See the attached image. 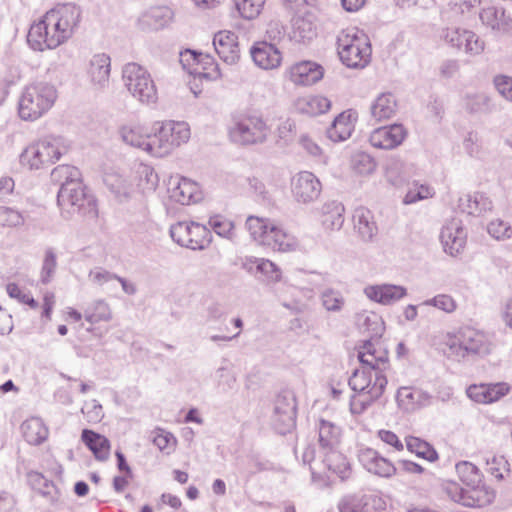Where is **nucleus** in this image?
<instances>
[{
    "mask_svg": "<svg viewBox=\"0 0 512 512\" xmlns=\"http://www.w3.org/2000/svg\"><path fill=\"white\" fill-rule=\"evenodd\" d=\"M82 21L81 8L57 4L30 24L27 43L34 51L53 50L68 42Z\"/></svg>",
    "mask_w": 512,
    "mask_h": 512,
    "instance_id": "1",
    "label": "nucleus"
},
{
    "mask_svg": "<svg viewBox=\"0 0 512 512\" xmlns=\"http://www.w3.org/2000/svg\"><path fill=\"white\" fill-rule=\"evenodd\" d=\"M457 481L445 482L444 490L455 503L473 509L484 508L496 498V489L489 483L483 472L469 461L455 465Z\"/></svg>",
    "mask_w": 512,
    "mask_h": 512,
    "instance_id": "2",
    "label": "nucleus"
},
{
    "mask_svg": "<svg viewBox=\"0 0 512 512\" xmlns=\"http://www.w3.org/2000/svg\"><path fill=\"white\" fill-rule=\"evenodd\" d=\"M52 177L61 183L58 192V205L67 213H78L83 220L97 221L99 218L98 203L94 195L88 191L82 179L81 171L71 165H59L52 170Z\"/></svg>",
    "mask_w": 512,
    "mask_h": 512,
    "instance_id": "3",
    "label": "nucleus"
},
{
    "mask_svg": "<svg viewBox=\"0 0 512 512\" xmlns=\"http://www.w3.org/2000/svg\"><path fill=\"white\" fill-rule=\"evenodd\" d=\"M388 380L384 371L360 368L352 374L349 385L354 391L350 400L352 414H362L382 397Z\"/></svg>",
    "mask_w": 512,
    "mask_h": 512,
    "instance_id": "4",
    "label": "nucleus"
},
{
    "mask_svg": "<svg viewBox=\"0 0 512 512\" xmlns=\"http://www.w3.org/2000/svg\"><path fill=\"white\" fill-rule=\"evenodd\" d=\"M146 153L153 157H164L190 138V127L186 122L164 120L149 124Z\"/></svg>",
    "mask_w": 512,
    "mask_h": 512,
    "instance_id": "5",
    "label": "nucleus"
},
{
    "mask_svg": "<svg viewBox=\"0 0 512 512\" xmlns=\"http://www.w3.org/2000/svg\"><path fill=\"white\" fill-rule=\"evenodd\" d=\"M246 227L254 240L281 252L293 251L297 247L296 238L283 224L265 217L249 216Z\"/></svg>",
    "mask_w": 512,
    "mask_h": 512,
    "instance_id": "6",
    "label": "nucleus"
},
{
    "mask_svg": "<svg viewBox=\"0 0 512 512\" xmlns=\"http://www.w3.org/2000/svg\"><path fill=\"white\" fill-rule=\"evenodd\" d=\"M57 91L48 83L29 84L22 90L17 112L23 121L33 122L44 116L55 104Z\"/></svg>",
    "mask_w": 512,
    "mask_h": 512,
    "instance_id": "7",
    "label": "nucleus"
},
{
    "mask_svg": "<svg viewBox=\"0 0 512 512\" xmlns=\"http://www.w3.org/2000/svg\"><path fill=\"white\" fill-rule=\"evenodd\" d=\"M444 345L449 355L457 357L468 355L483 357L493 350V343L489 336L472 326H464L455 333H448L445 336Z\"/></svg>",
    "mask_w": 512,
    "mask_h": 512,
    "instance_id": "8",
    "label": "nucleus"
},
{
    "mask_svg": "<svg viewBox=\"0 0 512 512\" xmlns=\"http://www.w3.org/2000/svg\"><path fill=\"white\" fill-rule=\"evenodd\" d=\"M68 151L65 141L48 135L29 144L20 156L21 164L29 169H41L58 161Z\"/></svg>",
    "mask_w": 512,
    "mask_h": 512,
    "instance_id": "9",
    "label": "nucleus"
},
{
    "mask_svg": "<svg viewBox=\"0 0 512 512\" xmlns=\"http://www.w3.org/2000/svg\"><path fill=\"white\" fill-rule=\"evenodd\" d=\"M371 53L368 36L358 28H347L338 36V55L346 66L365 67L370 61Z\"/></svg>",
    "mask_w": 512,
    "mask_h": 512,
    "instance_id": "10",
    "label": "nucleus"
},
{
    "mask_svg": "<svg viewBox=\"0 0 512 512\" xmlns=\"http://www.w3.org/2000/svg\"><path fill=\"white\" fill-rule=\"evenodd\" d=\"M270 129L260 114L248 113L238 116L228 129L229 139L238 145L250 146L265 142Z\"/></svg>",
    "mask_w": 512,
    "mask_h": 512,
    "instance_id": "11",
    "label": "nucleus"
},
{
    "mask_svg": "<svg viewBox=\"0 0 512 512\" xmlns=\"http://www.w3.org/2000/svg\"><path fill=\"white\" fill-rule=\"evenodd\" d=\"M123 82L133 97L143 103L157 99L156 85L147 69L137 63H128L123 69Z\"/></svg>",
    "mask_w": 512,
    "mask_h": 512,
    "instance_id": "12",
    "label": "nucleus"
},
{
    "mask_svg": "<svg viewBox=\"0 0 512 512\" xmlns=\"http://www.w3.org/2000/svg\"><path fill=\"white\" fill-rule=\"evenodd\" d=\"M180 62L185 70L198 78L216 80L221 76L218 63L208 53L186 49L180 53Z\"/></svg>",
    "mask_w": 512,
    "mask_h": 512,
    "instance_id": "13",
    "label": "nucleus"
},
{
    "mask_svg": "<svg viewBox=\"0 0 512 512\" xmlns=\"http://www.w3.org/2000/svg\"><path fill=\"white\" fill-rule=\"evenodd\" d=\"M172 238L181 246L202 249L209 242V230L199 223L180 222L171 229Z\"/></svg>",
    "mask_w": 512,
    "mask_h": 512,
    "instance_id": "14",
    "label": "nucleus"
},
{
    "mask_svg": "<svg viewBox=\"0 0 512 512\" xmlns=\"http://www.w3.org/2000/svg\"><path fill=\"white\" fill-rule=\"evenodd\" d=\"M318 35V18L316 9L298 12L291 20L289 36L298 43H309Z\"/></svg>",
    "mask_w": 512,
    "mask_h": 512,
    "instance_id": "15",
    "label": "nucleus"
},
{
    "mask_svg": "<svg viewBox=\"0 0 512 512\" xmlns=\"http://www.w3.org/2000/svg\"><path fill=\"white\" fill-rule=\"evenodd\" d=\"M511 391L506 382L474 383L466 388L467 397L474 403L490 405L498 402Z\"/></svg>",
    "mask_w": 512,
    "mask_h": 512,
    "instance_id": "16",
    "label": "nucleus"
},
{
    "mask_svg": "<svg viewBox=\"0 0 512 512\" xmlns=\"http://www.w3.org/2000/svg\"><path fill=\"white\" fill-rule=\"evenodd\" d=\"M357 357L361 368L385 371L389 365L388 350L381 340L365 342L359 347Z\"/></svg>",
    "mask_w": 512,
    "mask_h": 512,
    "instance_id": "17",
    "label": "nucleus"
},
{
    "mask_svg": "<svg viewBox=\"0 0 512 512\" xmlns=\"http://www.w3.org/2000/svg\"><path fill=\"white\" fill-rule=\"evenodd\" d=\"M407 136L406 129L400 124L374 129L369 135L370 144L381 150H391L400 146Z\"/></svg>",
    "mask_w": 512,
    "mask_h": 512,
    "instance_id": "18",
    "label": "nucleus"
},
{
    "mask_svg": "<svg viewBox=\"0 0 512 512\" xmlns=\"http://www.w3.org/2000/svg\"><path fill=\"white\" fill-rule=\"evenodd\" d=\"M291 190L297 201L307 203L319 197L321 183L313 173L302 171L292 178Z\"/></svg>",
    "mask_w": 512,
    "mask_h": 512,
    "instance_id": "19",
    "label": "nucleus"
},
{
    "mask_svg": "<svg viewBox=\"0 0 512 512\" xmlns=\"http://www.w3.org/2000/svg\"><path fill=\"white\" fill-rule=\"evenodd\" d=\"M288 75L295 85L309 86L323 78L324 68L317 62L304 60L290 66Z\"/></svg>",
    "mask_w": 512,
    "mask_h": 512,
    "instance_id": "20",
    "label": "nucleus"
},
{
    "mask_svg": "<svg viewBox=\"0 0 512 512\" xmlns=\"http://www.w3.org/2000/svg\"><path fill=\"white\" fill-rule=\"evenodd\" d=\"M85 73L90 83L102 88L109 82L111 73V58L104 52L93 54L88 60Z\"/></svg>",
    "mask_w": 512,
    "mask_h": 512,
    "instance_id": "21",
    "label": "nucleus"
},
{
    "mask_svg": "<svg viewBox=\"0 0 512 512\" xmlns=\"http://www.w3.org/2000/svg\"><path fill=\"white\" fill-rule=\"evenodd\" d=\"M467 234L461 224L455 220L447 223L441 232L444 251L451 256L461 254L466 246Z\"/></svg>",
    "mask_w": 512,
    "mask_h": 512,
    "instance_id": "22",
    "label": "nucleus"
},
{
    "mask_svg": "<svg viewBox=\"0 0 512 512\" xmlns=\"http://www.w3.org/2000/svg\"><path fill=\"white\" fill-rule=\"evenodd\" d=\"M353 232L364 242L374 239L378 233V226L374 214L366 207L360 206L352 214Z\"/></svg>",
    "mask_w": 512,
    "mask_h": 512,
    "instance_id": "23",
    "label": "nucleus"
},
{
    "mask_svg": "<svg viewBox=\"0 0 512 512\" xmlns=\"http://www.w3.org/2000/svg\"><path fill=\"white\" fill-rule=\"evenodd\" d=\"M213 45L218 56L226 63H236L240 58L237 35L229 30H221L214 35Z\"/></svg>",
    "mask_w": 512,
    "mask_h": 512,
    "instance_id": "24",
    "label": "nucleus"
},
{
    "mask_svg": "<svg viewBox=\"0 0 512 512\" xmlns=\"http://www.w3.org/2000/svg\"><path fill=\"white\" fill-rule=\"evenodd\" d=\"M365 296L376 303L381 305H391L407 294L405 287L394 284H374L368 285L364 288Z\"/></svg>",
    "mask_w": 512,
    "mask_h": 512,
    "instance_id": "25",
    "label": "nucleus"
},
{
    "mask_svg": "<svg viewBox=\"0 0 512 512\" xmlns=\"http://www.w3.org/2000/svg\"><path fill=\"white\" fill-rule=\"evenodd\" d=\"M358 460L367 471L381 477H390L396 472V468L391 461L371 448L361 449Z\"/></svg>",
    "mask_w": 512,
    "mask_h": 512,
    "instance_id": "26",
    "label": "nucleus"
},
{
    "mask_svg": "<svg viewBox=\"0 0 512 512\" xmlns=\"http://www.w3.org/2000/svg\"><path fill=\"white\" fill-rule=\"evenodd\" d=\"M251 56L254 63L265 70L276 69L282 63L280 50L266 41L256 42L251 48Z\"/></svg>",
    "mask_w": 512,
    "mask_h": 512,
    "instance_id": "27",
    "label": "nucleus"
},
{
    "mask_svg": "<svg viewBox=\"0 0 512 512\" xmlns=\"http://www.w3.org/2000/svg\"><path fill=\"white\" fill-rule=\"evenodd\" d=\"M170 185L169 197L175 203L190 205L200 198L201 193L198 184L188 178H178Z\"/></svg>",
    "mask_w": 512,
    "mask_h": 512,
    "instance_id": "28",
    "label": "nucleus"
},
{
    "mask_svg": "<svg viewBox=\"0 0 512 512\" xmlns=\"http://www.w3.org/2000/svg\"><path fill=\"white\" fill-rule=\"evenodd\" d=\"M275 426L280 434H286L295 427L296 406L293 397L278 396L276 400Z\"/></svg>",
    "mask_w": 512,
    "mask_h": 512,
    "instance_id": "29",
    "label": "nucleus"
},
{
    "mask_svg": "<svg viewBox=\"0 0 512 512\" xmlns=\"http://www.w3.org/2000/svg\"><path fill=\"white\" fill-rule=\"evenodd\" d=\"M81 441L97 461L105 462L110 458L111 443L105 435L91 429H83Z\"/></svg>",
    "mask_w": 512,
    "mask_h": 512,
    "instance_id": "30",
    "label": "nucleus"
},
{
    "mask_svg": "<svg viewBox=\"0 0 512 512\" xmlns=\"http://www.w3.org/2000/svg\"><path fill=\"white\" fill-rule=\"evenodd\" d=\"M149 124L150 122L140 121H132L124 124L120 128L122 140L128 145L146 152L149 138Z\"/></svg>",
    "mask_w": 512,
    "mask_h": 512,
    "instance_id": "31",
    "label": "nucleus"
},
{
    "mask_svg": "<svg viewBox=\"0 0 512 512\" xmlns=\"http://www.w3.org/2000/svg\"><path fill=\"white\" fill-rule=\"evenodd\" d=\"M159 184V177L155 170L148 165H140L132 178L131 192H137L143 195L151 194L156 191Z\"/></svg>",
    "mask_w": 512,
    "mask_h": 512,
    "instance_id": "32",
    "label": "nucleus"
},
{
    "mask_svg": "<svg viewBox=\"0 0 512 512\" xmlns=\"http://www.w3.org/2000/svg\"><path fill=\"white\" fill-rule=\"evenodd\" d=\"M357 118V113L352 110H346L340 113L329 129V137L333 141L348 139L354 131Z\"/></svg>",
    "mask_w": 512,
    "mask_h": 512,
    "instance_id": "33",
    "label": "nucleus"
},
{
    "mask_svg": "<svg viewBox=\"0 0 512 512\" xmlns=\"http://www.w3.org/2000/svg\"><path fill=\"white\" fill-rule=\"evenodd\" d=\"M458 208L462 213L468 215H480L484 212L491 211L493 203L485 194L475 192L460 197Z\"/></svg>",
    "mask_w": 512,
    "mask_h": 512,
    "instance_id": "34",
    "label": "nucleus"
},
{
    "mask_svg": "<svg viewBox=\"0 0 512 512\" xmlns=\"http://www.w3.org/2000/svg\"><path fill=\"white\" fill-rule=\"evenodd\" d=\"M84 318L89 323V331L94 332L102 323L112 319V311L108 303L97 300L90 303L84 310Z\"/></svg>",
    "mask_w": 512,
    "mask_h": 512,
    "instance_id": "35",
    "label": "nucleus"
},
{
    "mask_svg": "<svg viewBox=\"0 0 512 512\" xmlns=\"http://www.w3.org/2000/svg\"><path fill=\"white\" fill-rule=\"evenodd\" d=\"M244 267L251 273L260 274L270 281H280L281 270L270 260L263 258L247 257Z\"/></svg>",
    "mask_w": 512,
    "mask_h": 512,
    "instance_id": "36",
    "label": "nucleus"
},
{
    "mask_svg": "<svg viewBox=\"0 0 512 512\" xmlns=\"http://www.w3.org/2000/svg\"><path fill=\"white\" fill-rule=\"evenodd\" d=\"M22 435L31 445H40L47 440L49 430L43 420L38 417H31L21 425Z\"/></svg>",
    "mask_w": 512,
    "mask_h": 512,
    "instance_id": "37",
    "label": "nucleus"
},
{
    "mask_svg": "<svg viewBox=\"0 0 512 512\" xmlns=\"http://www.w3.org/2000/svg\"><path fill=\"white\" fill-rule=\"evenodd\" d=\"M296 106L300 112L315 116L327 112L331 107V102L322 95H306L297 100Z\"/></svg>",
    "mask_w": 512,
    "mask_h": 512,
    "instance_id": "38",
    "label": "nucleus"
},
{
    "mask_svg": "<svg viewBox=\"0 0 512 512\" xmlns=\"http://www.w3.org/2000/svg\"><path fill=\"white\" fill-rule=\"evenodd\" d=\"M397 111V102L390 93L381 94L371 107V114L376 121H385L392 118Z\"/></svg>",
    "mask_w": 512,
    "mask_h": 512,
    "instance_id": "39",
    "label": "nucleus"
},
{
    "mask_svg": "<svg viewBox=\"0 0 512 512\" xmlns=\"http://www.w3.org/2000/svg\"><path fill=\"white\" fill-rule=\"evenodd\" d=\"M342 432L332 422L321 420L319 424L318 441L322 449L328 451L337 449L341 443Z\"/></svg>",
    "mask_w": 512,
    "mask_h": 512,
    "instance_id": "40",
    "label": "nucleus"
},
{
    "mask_svg": "<svg viewBox=\"0 0 512 512\" xmlns=\"http://www.w3.org/2000/svg\"><path fill=\"white\" fill-rule=\"evenodd\" d=\"M426 401V396L420 390L411 387H401L397 392V403L405 411H414Z\"/></svg>",
    "mask_w": 512,
    "mask_h": 512,
    "instance_id": "41",
    "label": "nucleus"
},
{
    "mask_svg": "<svg viewBox=\"0 0 512 512\" xmlns=\"http://www.w3.org/2000/svg\"><path fill=\"white\" fill-rule=\"evenodd\" d=\"M405 442L408 451L414 453L416 456L429 462H435L438 460V453L428 442L414 436L407 437Z\"/></svg>",
    "mask_w": 512,
    "mask_h": 512,
    "instance_id": "42",
    "label": "nucleus"
},
{
    "mask_svg": "<svg viewBox=\"0 0 512 512\" xmlns=\"http://www.w3.org/2000/svg\"><path fill=\"white\" fill-rule=\"evenodd\" d=\"M324 461L329 470L339 475L341 478H345L350 471V465L346 456L337 449L326 451Z\"/></svg>",
    "mask_w": 512,
    "mask_h": 512,
    "instance_id": "43",
    "label": "nucleus"
},
{
    "mask_svg": "<svg viewBox=\"0 0 512 512\" xmlns=\"http://www.w3.org/2000/svg\"><path fill=\"white\" fill-rule=\"evenodd\" d=\"M153 444L165 454H171L177 447V438L169 431L156 428L151 432Z\"/></svg>",
    "mask_w": 512,
    "mask_h": 512,
    "instance_id": "44",
    "label": "nucleus"
},
{
    "mask_svg": "<svg viewBox=\"0 0 512 512\" xmlns=\"http://www.w3.org/2000/svg\"><path fill=\"white\" fill-rule=\"evenodd\" d=\"M209 225L212 230L219 236L232 238L235 234V225L233 220L221 214H216L210 217Z\"/></svg>",
    "mask_w": 512,
    "mask_h": 512,
    "instance_id": "45",
    "label": "nucleus"
},
{
    "mask_svg": "<svg viewBox=\"0 0 512 512\" xmlns=\"http://www.w3.org/2000/svg\"><path fill=\"white\" fill-rule=\"evenodd\" d=\"M265 0H235L238 12L243 18L254 19L260 15Z\"/></svg>",
    "mask_w": 512,
    "mask_h": 512,
    "instance_id": "46",
    "label": "nucleus"
},
{
    "mask_svg": "<svg viewBox=\"0 0 512 512\" xmlns=\"http://www.w3.org/2000/svg\"><path fill=\"white\" fill-rule=\"evenodd\" d=\"M25 218L23 214L10 207H0V227L17 228L24 224Z\"/></svg>",
    "mask_w": 512,
    "mask_h": 512,
    "instance_id": "47",
    "label": "nucleus"
},
{
    "mask_svg": "<svg viewBox=\"0 0 512 512\" xmlns=\"http://www.w3.org/2000/svg\"><path fill=\"white\" fill-rule=\"evenodd\" d=\"M7 294L16 299L19 303L29 306L31 309L38 308V302L34 299L32 294L24 289H22L16 283H9L6 286Z\"/></svg>",
    "mask_w": 512,
    "mask_h": 512,
    "instance_id": "48",
    "label": "nucleus"
},
{
    "mask_svg": "<svg viewBox=\"0 0 512 512\" xmlns=\"http://www.w3.org/2000/svg\"><path fill=\"white\" fill-rule=\"evenodd\" d=\"M351 167L360 174L370 173L375 169V162L365 152H355L350 158Z\"/></svg>",
    "mask_w": 512,
    "mask_h": 512,
    "instance_id": "49",
    "label": "nucleus"
},
{
    "mask_svg": "<svg viewBox=\"0 0 512 512\" xmlns=\"http://www.w3.org/2000/svg\"><path fill=\"white\" fill-rule=\"evenodd\" d=\"M459 45L471 55H478L484 50V43L471 31H464L461 34Z\"/></svg>",
    "mask_w": 512,
    "mask_h": 512,
    "instance_id": "50",
    "label": "nucleus"
},
{
    "mask_svg": "<svg viewBox=\"0 0 512 512\" xmlns=\"http://www.w3.org/2000/svg\"><path fill=\"white\" fill-rule=\"evenodd\" d=\"M487 472L497 481L504 479L505 474L509 472V463L502 455H494L487 460Z\"/></svg>",
    "mask_w": 512,
    "mask_h": 512,
    "instance_id": "51",
    "label": "nucleus"
},
{
    "mask_svg": "<svg viewBox=\"0 0 512 512\" xmlns=\"http://www.w3.org/2000/svg\"><path fill=\"white\" fill-rule=\"evenodd\" d=\"M488 233L497 240L508 239L512 236V226L501 218L493 219L487 226Z\"/></svg>",
    "mask_w": 512,
    "mask_h": 512,
    "instance_id": "52",
    "label": "nucleus"
},
{
    "mask_svg": "<svg viewBox=\"0 0 512 512\" xmlns=\"http://www.w3.org/2000/svg\"><path fill=\"white\" fill-rule=\"evenodd\" d=\"M295 135V125L289 119L281 121L273 134V140L277 145L288 144Z\"/></svg>",
    "mask_w": 512,
    "mask_h": 512,
    "instance_id": "53",
    "label": "nucleus"
},
{
    "mask_svg": "<svg viewBox=\"0 0 512 512\" xmlns=\"http://www.w3.org/2000/svg\"><path fill=\"white\" fill-rule=\"evenodd\" d=\"M104 183L108 189L118 197H129L130 189L124 179L118 174H108L104 178Z\"/></svg>",
    "mask_w": 512,
    "mask_h": 512,
    "instance_id": "54",
    "label": "nucleus"
},
{
    "mask_svg": "<svg viewBox=\"0 0 512 512\" xmlns=\"http://www.w3.org/2000/svg\"><path fill=\"white\" fill-rule=\"evenodd\" d=\"M57 267L56 255L52 251H47L43 260L41 278L44 283H48Z\"/></svg>",
    "mask_w": 512,
    "mask_h": 512,
    "instance_id": "55",
    "label": "nucleus"
},
{
    "mask_svg": "<svg viewBox=\"0 0 512 512\" xmlns=\"http://www.w3.org/2000/svg\"><path fill=\"white\" fill-rule=\"evenodd\" d=\"M431 303L436 308L443 310L446 313H453L457 309V303L454 298L447 294H440L435 296Z\"/></svg>",
    "mask_w": 512,
    "mask_h": 512,
    "instance_id": "56",
    "label": "nucleus"
},
{
    "mask_svg": "<svg viewBox=\"0 0 512 512\" xmlns=\"http://www.w3.org/2000/svg\"><path fill=\"white\" fill-rule=\"evenodd\" d=\"M322 302L327 310L336 311L342 307L344 301L339 293L329 290L323 293Z\"/></svg>",
    "mask_w": 512,
    "mask_h": 512,
    "instance_id": "57",
    "label": "nucleus"
},
{
    "mask_svg": "<svg viewBox=\"0 0 512 512\" xmlns=\"http://www.w3.org/2000/svg\"><path fill=\"white\" fill-rule=\"evenodd\" d=\"M433 196V191L429 186L421 185L416 190H410L404 199L406 204L414 203L419 200L428 199Z\"/></svg>",
    "mask_w": 512,
    "mask_h": 512,
    "instance_id": "58",
    "label": "nucleus"
},
{
    "mask_svg": "<svg viewBox=\"0 0 512 512\" xmlns=\"http://www.w3.org/2000/svg\"><path fill=\"white\" fill-rule=\"evenodd\" d=\"M377 435L381 441L393 447L395 450L402 451L404 449L402 442L394 432L381 429L378 431Z\"/></svg>",
    "mask_w": 512,
    "mask_h": 512,
    "instance_id": "59",
    "label": "nucleus"
},
{
    "mask_svg": "<svg viewBox=\"0 0 512 512\" xmlns=\"http://www.w3.org/2000/svg\"><path fill=\"white\" fill-rule=\"evenodd\" d=\"M495 86L503 97L512 101V78L499 76L495 79Z\"/></svg>",
    "mask_w": 512,
    "mask_h": 512,
    "instance_id": "60",
    "label": "nucleus"
},
{
    "mask_svg": "<svg viewBox=\"0 0 512 512\" xmlns=\"http://www.w3.org/2000/svg\"><path fill=\"white\" fill-rule=\"evenodd\" d=\"M54 305H55V294L53 292L47 291L43 295L42 317H44L47 320H50Z\"/></svg>",
    "mask_w": 512,
    "mask_h": 512,
    "instance_id": "61",
    "label": "nucleus"
},
{
    "mask_svg": "<svg viewBox=\"0 0 512 512\" xmlns=\"http://www.w3.org/2000/svg\"><path fill=\"white\" fill-rule=\"evenodd\" d=\"M15 190V181L10 176L0 177V198H6L13 194Z\"/></svg>",
    "mask_w": 512,
    "mask_h": 512,
    "instance_id": "62",
    "label": "nucleus"
},
{
    "mask_svg": "<svg viewBox=\"0 0 512 512\" xmlns=\"http://www.w3.org/2000/svg\"><path fill=\"white\" fill-rule=\"evenodd\" d=\"M329 208L330 211H327L326 215H331V218H334L332 225L341 226L343 223V214L345 211L344 206L341 203H335L332 204Z\"/></svg>",
    "mask_w": 512,
    "mask_h": 512,
    "instance_id": "63",
    "label": "nucleus"
},
{
    "mask_svg": "<svg viewBox=\"0 0 512 512\" xmlns=\"http://www.w3.org/2000/svg\"><path fill=\"white\" fill-rule=\"evenodd\" d=\"M340 512H363L361 506L354 499H345L339 505Z\"/></svg>",
    "mask_w": 512,
    "mask_h": 512,
    "instance_id": "64",
    "label": "nucleus"
}]
</instances>
